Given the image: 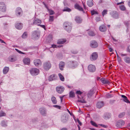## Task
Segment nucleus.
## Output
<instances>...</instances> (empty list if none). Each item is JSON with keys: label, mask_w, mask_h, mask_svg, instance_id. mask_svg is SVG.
Wrapping results in <instances>:
<instances>
[{"label": "nucleus", "mask_w": 130, "mask_h": 130, "mask_svg": "<svg viewBox=\"0 0 130 130\" xmlns=\"http://www.w3.org/2000/svg\"><path fill=\"white\" fill-rule=\"evenodd\" d=\"M30 73L33 76H35L38 75L39 73V69L36 68H32L30 70Z\"/></svg>", "instance_id": "nucleus-3"}, {"label": "nucleus", "mask_w": 130, "mask_h": 130, "mask_svg": "<svg viewBox=\"0 0 130 130\" xmlns=\"http://www.w3.org/2000/svg\"><path fill=\"white\" fill-rule=\"evenodd\" d=\"M63 28L67 31L69 32L71 30L72 25L71 24L68 22H65L63 24Z\"/></svg>", "instance_id": "nucleus-1"}, {"label": "nucleus", "mask_w": 130, "mask_h": 130, "mask_svg": "<svg viewBox=\"0 0 130 130\" xmlns=\"http://www.w3.org/2000/svg\"><path fill=\"white\" fill-rule=\"evenodd\" d=\"M65 66L64 62H60L59 65V68L60 70H62Z\"/></svg>", "instance_id": "nucleus-22"}, {"label": "nucleus", "mask_w": 130, "mask_h": 130, "mask_svg": "<svg viewBox=\"0 0 130 130\" xmlns=\"http://www.w3.org/2000/svg\"><path fill=\"white\" fill-rule=\"evenodd\" d=\"M129 21H125L124 22V24L126 26H128L129 25Z\"/></svg>", "instance_id": "nucleus-50"}, {"label": "nucleus", "mask_w": 130, "mask_h": 130, "mask_svg": "<svg viewBox=\"0 0 130 130\" xmlns=\"http://www.w3.org/2000/svg\"><path fill=\"white\" fill-rule=\"evenodd\" d=\"M105 119H108L110 117V114H109V115L108 117H107V115H106L105 116Z\"/></svg>", "instance_id": "nucleus-58"}, {"label": "nucleus", "mask_w": 130, "mask_h": 130, "mask_svg": "<svg viewBox=\"0 0 130 130\" xmlns=\"http://www.w3.org/2000/svg\"><path fill=\"white\" fill-rule=\"evenodd\" d=\"M124 60L127 63H129L130 62V58L129 57H125Z\"/></svg>", "instance_id": "nucleus-33"}, {"label": "nucleus", "mask_w": 130, "mask_h": 130, "mask_svg": "<svg viewBox=\"0 0 130 130\" xmlns=\"http://www.w3.org/2000/svg\"><path fill=\"white\" fill-rule=\"evenodd\" d=\"M125 113L124 112H122L120 113L119 115V117L120 118L123 117L125 115Z\"/></svg>", "instance_id": "nucleus-43"}, {"label": "nucleus", "mask_w": 130, "mask_h": 130, "mask_svg": "<svg viewBox=\"0 0 130 130\" xmlns=\"http://www.w3.org/2000/svg\"><path fill=\"white\" fill-rule=\"evenodd\" d=\"M94 93L93 90H91L89 91L87 94L88 97L89 98L91 97L93 94Z\"/></svg>", "instance_id": "nucleus-30"}, {"label": "nucleus", "mask_w": 130, "mask_h": 130, "mask_svg": "<svg viewBox=\"0 0 130 130\" xmlns=\"http://www.w3.org/2000/svg\"><path fill=\"white\" fill-rule=\"evenodd\" d=\"M90 123L93 126H94L96 127H98V126L96 124L95 122H94L92 121H90Z\"/></svg>", "instance_id": "nucleus-39"}, {"label": "nucleus", "mask_w": 130, "mask_h": 130, "mask_svg": "<svg viewBox=\"0 0 130 130\" xmlns=\"http://www.w3.org/2000/svg\"><path fill=\"white\" fill-rule=\"evenodd\" d=\"M87 4L89 7H91L93 5L92 0H87Z\"/></svg>", "instance_id": "nucleus-27"}, {"label": "nucleus", "mask_w": 130, "mask_h": 130, "mask_svg": "<svg viewBox=\"0 0 130 130\" xmlns=\"http://www.w3.org/2000/svg\"><path fill=\"white\" fill-rule=\"evenodd\" d=\"M1 125L2 126L4 127H6L7 126L6 123L4 121H3L1 122Z\"/></svg>", "instance_id": "nucleus-34"}, {"label": "nucleus", "mask_w": 130, "mask_h": 130, "mask_svg": "<svg viewBox=\"0 0 130 130\" xmlns=\"http://www.w3.org/2000/svg\"><path fill=\"white\" fill-rule=\"evenodd\" d=\"M109 51L110 52H112V49L111 48H110L109 49Z\"/></svg>", "instance_id": "nucleus-63"}, {"label": "nucleus", "mask_w": 130, "mask_h": 130, "mask_svg": "<svg viewBox=\"0 0 130 130\" xmlns=\"http://www.w3.org/2000/svg\"><path fill=\"white\" fill-rule=\"evenodd\" d=\"M89 35L91 36H93L95 35V34L92 31H90L88 32Z\"/></svg>", "instance_id": "nucleus-42"}, {"label": "nucleus", "mask_w": 130, "mask_h": 130, "mask_svg": "<svg viewBox=\"0 0 130 130\" xmlns=\"http://www.w3.org/2000/svg\"><path fill=\"white\" fill-rule=\"evenodd\" d=\"M117 58V60L119 62H121V59L120 57Z\"/></svg>", "instance_id": "nucleus-55"}, {"label": "nucleus", "mask_w": 130, "mask_h": 130, "mask_svg": "<svg viewBox=\"0 0 130 130\" xmlns=\"http://www.w3.org/2000/svg\"><path fill=\"white\" fill-rule=\"evenodd\" d=\"M48 11L49 12L50 15H53L54 14V12L53 10H52L48 9Z\"/></svg>", "instance_id": "nucleus-49"}, {"label": "nucleus", "mask_w": 130, "mask_h": 130, "mask_svg": "<svg viewBox=\"0 0 130 130\" xmlns=\"http://www.w3.org/2000/svg\"><path fill=\"white\" fill-rule=\"evenodd\" d=\"M27 32H25L23 34L22 37L23 38H25L27 37Z\"/></svg>", "instance_id": "nucleus-45"}, {"label": "nucleus", "mask_w": 130, "mask_h": 130, "mask_svg": "<svg viewBox=\"0 0 130 130\" xmlns=\"http://www.w3.org/2000/svg\"><path fill=\"white\" fill-rule=\"evenodd\" d=\"M56 75L55 74H53L50 76L48 78V80L49 81H51L55 79Z\"/></svg>", "instance_id": "nucleus-24"}, {"label": "nucleus", "mask_w": 130, "mask_h": 130, "mask_svg": "<svg viewBox=\"0 0 130 130\" xmlns=\"http://www.w3.org/2000/svg\"><path fill=\"white\" fill-rule=\"evenodd\" d=\"M15 27L18 29H21L23 27V24L21 23H18L15 25Z\"/></svg>", "instance_id": "nucleus-18"}, {"label": "nucleus", "mask_w": 130, "mask_h": 130, "mask_svg": "<svg viewBox=\"0 0 130 130\" xmlns=\"http://www.w3.org/2000/svg\"><path fill=\"white\" fill-rule=\"evenodd\" d=\"M57 47V46L56 45H52L51 47H50V49H51L52 48H55Z\"/></svg>", "instance_id": "nucleus-57"}, {"label": "nucleus", "mask_w": 130, "mask_h": 130, "mask_svg": "<svg viewBox=\"0 0 130 130\" xmlns=\"http://www.w3.org/2000/svg\"><path fill=\"white\" fill-rule=\"evenodd\" d=\"M102 83L104 84H109L110 83L109 82L107 79H105L104 78H102L101 79Z\"/></svg>", "instance_id": "nucleus-17"}, {"label": "nucleus", "mask_w": 130, "mask_h": 130, "mask_svg": "<svg viewBox=\"0 0 130 130\" xmlns=\"http://www.w3.org/2000/svg\"><path fill=\"white\" fill-rule=\"evenodd\" d=\"M75 20L76 22L78 23H81L82 21V19L80 17L78 16L76 17Z\"/></svg>", "instance_id": "nucleus-25"}, {"label": "nucleus", "mask_w": 130, "mask_h": 130, "mask_svg": "<svg viewBox=\"0 0 130 130\" xmlns=\"http://www.w3.org/2000/svg\"><path fill=\"white\" fill-rule=\"evenodd\" d=\"M15 50L17 51V52H18L19 53H20V54H24V53H23L21 51H19V50H18V49H16V48H15Z\"/></svg>", "instance_id": "nucleus-52"}, {"label": "nucleus", "mask_w": 130, "mask_h": 130, "mask_svg": "<svg viewBox=\"0 0 130 130\" xmlns=\"http://www.w3.org/2000/svg\"><path fill=\"white\" fill-rule=\"evenodd\" d=\"M52 101L53 103L54 104H56L57 103V101L56 98L55 97H53L51 98Z\"/></svg>", "instance_id": "nucleus-32"}, {"label": "nucleus", "mask_w": 130, "mask_h": 130, "mask_svg": "<svg viewBox=\"0 0 130 130\" xmlns=\"http://www.w3.org/2000/svg\"><path fill=\"white\" fill-rule=\"evenodd\" d=\"M71 53L74 54H77L78 53V51L76 50H73L71 51Z\"/></svg>", "instance_id": "nucleus-47"}, {"label": "nucleus", "mask_w": 130, "mask_h": 130, "mask_svg": "<svg viewBox=\"0 0 130 130\" xmlns=\"http://www.w3.org/2000/svg\"><path fill=\"white\" fill-rule=\"evenodd\" d=\"M100 30L102 32H104L106 30V28L105 26L104 25H102L99 27Z\"/></svg>", "instance_id": "nucleus-23"}, {"label": "nucleus", "mask_w": 130, "mask_h": 130, "mask_svg": "<svg viewBox=\"0 0 130 130\" xmlns=\"http://www.w3.org/2000/svg\"><path fill=\"white\" fill-rule=\"evenodd\" d=\"M42 22L41 20L39 19H36L35 20L33 23V25H37L38 26L40 25L41 23Z\"/></svg>", "instance_id": "nucleus-15"}, {"label": "nucleus", "mask_w": 130, "mask_h": 130, "mask_svg": "<svg viewBox=\"0 0 130 130\" xmlns=\"http://www.w3.org/2000/svg\"><path fill=\"white\" fill-rule=\"evenodd\" d=\"M112 17L114 18L117 19L119 17V15L117 12L113 11L110 13Z\"/></svg>", "instance_id": "nucleus-11"}, {"label": "nucleus", "mask_w": 130, "mask_h": 130, "mask_svg": "<svg viewBox=\"0 0 130 130\" xmlns=\"http://www.w3.org/2000/svg\"><path fill=\"white\" fill-rule=\"evenodd\" d=\"M60 80L62 81H64V77L61 73H59L58 74Z\"/></svg>", "instance_id": "nucleus-31"}, {"label": "nucleus", "mask_w": 130, "mask_h": 130, "mask_svg": "<svg viewBox=\"0 0 130 130\" xmlns=\"http://www.w3.org/2000/svg\"><path fill=\"white\" fill-rule=\"evenodd\" d=\"M100 125L101 126L103 127L104 128H107L108 127L107 126L103 124H100Z\"/></svg>", "instance_id": "nucleus-56"}, {"label": "nucleus", "mask_w": 130, "mask_h": 130, "mask_svg": "<svg viewBox=\"0 0 130 130\" xmlns=\"http://www.w3.org/2000/svg\"><path fill=\"white\" fill-rule=\"evenodd\" d=\"M39 26H41V27L44 28L45 29V26L44 25H40H40Z\"/></svg>", "instance_id": "nucleus-59"}, {"label": "nucleus", "mask_w": 130, "mask_h": 130, "mask_svg": "<svg viewBox=\"0 0 130 130\" xmlns=\"http://www.w3.org/2000/svg\"><path fill=\"white\" fill-rule=\"evenodd\" d=\"M119 8L120 10L122 11L125 10V8L123 5L120 6Z\"/></svg>", "instance_id": "nucleus-44"}, {"label": "nucleus", "mask_w": 130, "mask_h": 130, "mask_svg": "<svg viewBox=\"0 0 130 130\" xmlns=\"http://www.w3.org/2000/svg\"><path fill=\"white\" fill-rule=\"evenodd\" d=\"M121 97L123 98V100L125 102L127 103H130L129 101L127 99V98L126 96L124 95H122Z\"/></svg>", "instance_id": "nucleus-29"}, {"label": "nucleus", "mask_w": 130, "mask_h": 130, "mask_svg": "<svg viewBox=\"0 0 130 130\" xmlns=\"http://www.w3.org/2000/svg\"><path fill=\"white\" fill-rule=\"evenodd\" d=\"M75 96L74 93L72 91H71L70 92V97L73 98Z\"/></svg>", "instance_id": "nucleus-38"}, {"label": "nucleus", "mask_w": 130, "mask_h": 130, "mask_svg": "<svg viewBox=\"0 0 130 130\" xmlns=\"http://www.w3.org/2000/svg\"><path fill=\"white\" fill-rule=\"evenodd\" d=\"M74 8L75 9H77L80 11H82L84 13L83 9L79 5L76 4L74 5Z\"/></svg>", "instance_id": "nucleus-14"}, {"label": "nucleus", "mask_w": 130, "mask_h": 130, "mask_svg": "<svg viewBox=\"0 0 130 130\" xmlns=\"http://www.w3.org/2000/svg\"><path fill=\"white\" fill-rule=\"evenodd\" d=\"M88 68L90 72H94L96 70V68L92 64L89 65L88 67Z\"/></svg>", "instance_id": "nucleus-9"}, {"label": "nucleus", "mask_w": 130, "mask_h": 130, "mask_svg": "<svg viewBox=\"0 0 130 130\" xmlns=\"http://www.w3.org/2000/svg\"><path fill=\"white\" fill-rule=\"evenodd\" d=\"M76 93L80 95L82 93V92L80 91H77L76 92Z\"/></svg>", "instance_id": "nucleus-54"}, {"label": "nucleus", "mask_w": 130, "mask_h": 130, "mask_svg": "<svg viewBox=\"0 0 130 130\" xmlns=\"http://www.w3.org/2000/svg\"><path fill=\"white\" fill-rule=\"evenodd\" d=\"M78 122L80 125H82V123L80 122L79 120H78Z\"/></svg>", "instance_id": "nucleus-61"}, {"label": "nucleus", "mask_w": 130, "mask_h": 130, "mask_svg": "<svg viewBox=\"0 0 130 130\" xmlns=\"http://www.w3.org/2000/svg\"><path fill=\"white\" fill-rule=\"evenodd\" d=\"M108 10H106L105 9L103 10L102 12V14L103 17L104 15L107 14Z\"/></svg>", "instance_id": "nucleus-36"}, {"label": "nucleus", "mask_w": 130, "mask_h": 130, "mask_svg": "<svg viewBox=\"0 0 130 130\" xmlns=\"http://www.w3.org/2000/svg\"><path fill=\"white\" fill-rule=\"evenodd\" d=\"M82 3H83V5L84 8L85 9H86V7H85V5H84V3H83V2H82Z\"/></svg>", "instance_id": "nucleus-64"}, {"label": "nucleus", "mask_w": 130, "mask_h": 130, "mask_svg": "<svg viewBox=\"0 0 130 130\" xmlns=\"http://www.w3.org/2000/svg\"><path fill=\"white\" fill-rule=\"evenodd\" d=\"M64 95L63 96H61L60 97V99H61V101L62 102V100L63 97H64Z\"/></svg>", "instance_id": "nucleus-62"}, {"label": "nucleus", "mask_w": 130, "mask_h": 130, "mask_svg": "<svg viewBox=\"0 0 130 130\" xmlns=\"http://www.w3.org/2000/svg\"><path fill=\"white\" fill-rule=\"evenodd\" d=\"M98 57V55L97 53L96 52H94L93 53L90 58L91 60H95Z\"/></svg>", "instance_id": "nucleus-13"}, {"label": "nucleus", "mask_w": 130, "mask_h": 130, "mask_svg": "<svg viewBox=\"0 0 130 130\" xmlns=\"http://www.w3.org/2000/svg\"><path fill=\"white\" fill-rule=\"evenodd\" d=\"M54 20V17L53 16H50L49 18V21L52 22Z\"/></svg>", "instance_id": "nucleus-46"}, {"label": "nucleus", "mask_w": 130, "mask_h": 130, "mask_svg": "<svg viewBox=\"0 0 130 130\" xmlns=\"http://www.w3.org/2000/svg\"><path fill=\"white\" fill-rule=\"evenodd\" d=\"M6 10V6L5 3L3 2H0V11L5 12Z\"/></svg>", "instance_id": "nucleus-4"}, {"label": "nucleus", "mask_w": 130, "mask_h": 130, "mask_svg": "<svg viewBox=\"0 0 130 130\" xmlns=\"http://www.w3.org/2000/svg\"><path fill=\"white\" fill-rule=\"evenodd\" d=\"M34 63L36 66H39L41 65L42 63L40 60L39 59H36L34 60Z\"/></svg>", "instance_id": "nucleus-10"}, {"label": "nucleus", "mask_w": 130, "mask_h": 130, "mask_svg": "<svg viewBox=\"0 0 130 130\" xmlns=\"http://www.w3.org/2000/svg\"><path fill=\"white\" fill-rule=\"evenodd\" d=\"M125 124L124 122L122 120L118 121L116 123V126L118 127H120L124 125Z\"/></svg>", "instance_id": "nucleus-8"}, {"label": "nucleus", "mask_w": 130, "mask_h": 130, "mask_svg": "<svg viewBox=\"0 0 130 130\" xmlns=\"http://www.w3.org/2000/svg\"><path fill=\"white\" fill-rule=\"evenodd\" d=\"M53 107H54L57 108L59 109H60V107L57 105H53Z\"/></svg>", "instance_id": "nucleus-53"}, {"label": "nucleus", "mask_w": 130, "mask_h": 130, "mask_svg": "<svg viewBox=\"0 0 130 130\" xmlns=\"http://www.w3.org/2000/svg\"><path fill=\"white\" fill-rule=\"evenodd\" d=\"M56 89L58 93H61L63 92L64 89L62 86H59L56 87Z\"/></svg>", "instance_id": "nucleus-6"}, {"label": "nucleus", "mask_w": 130, "mask_h": 130, "mask_svg": "<svg viewBox=\"0 0 130 130\" xmlns=\"http://www.w3.org/2000/svg\"><path fill=\"white\" fill-rule=\"evenodd\" d=\"M63 11H68V12H70L71 11V10L69 8L66 7L63 10Z\"/></svg>", "instance_id": "nucleus-40"}, {"label": "nucleus", "mask_w": 130, "mask_h": 130, "mask_svg": "<svg viewBox=\"0 0 130 130\" xmlns=\"http://www.w3.org/2000/svg\"><path fill=\"white\" fill-rule=\"evenodd\" d=\"M98 46V44L97 42L95 40L91 41L90 44V46L92 48H96Z\"/></svg>", "instance_id": "nucleus-5"}, {"label": "nucleus", "mask_w": 130, "mask_h": 130, "mask_svg": "<svg viewBox=\"0 0 130 130\" xmlns=\"http://www.w3.org/2000/svg\"><path fill=\"white\" fill-rule=\"evenodd\" d=\"M60 130H68L67 128H61Z\"/></svg>", "instance_id": "nucleus-60"}, {"label": "nucleus", "mask_w": 130, "mask_h": 130, "mask_svg": "<svg viewBox=\"0 0 130 130\" xmlns=\"http://www.w3.org/2000/svg\"><path fill=\"white\" fill-rule=\"evenodd\" d=\"M66 41L65 39H60L58 40L57 43L59 44H63L66 42Z\"/></svg>", "instance_id": "nucleus-26"}, {"label": "nucleus", "mask_w": 130, "mask_h": 130, "mask_svg": "<svg viewBox=\"0 0 130 130\" xmlns=\"http://www.w3.org/2000/svg\"><path fill=\"white\" fill-rule=\"evenodd\" d=\"M30 60L28 58H25L24 59L23 61L24 64L28 65L30 64Z\"/></svg>", "instance_id": "nucleus-20"}, {"label": "nucleus", "mask_w": 130, "mask_h": 130, "mask_svg": "<svg viewBox=\"0 0 130 130\" xmlns=\"http://www.w3.org/2000/svg\"><path fill=\"white\" fill-rule=\"evenodd\" d=\"M104 105V104L103 101L98 102L97 104V107L99 108H101Z\"/></svg>", "instance_id": "nucleus-21"}, {"label": "nucleus", "mask_w": 130, "mask_h": 130, "mask_svg": "<svg viewBox=\"0 0 130 130\" xmlns=\"http://www.w3.org/2000/svg\"><path fill=\"white\" fill-rule=\"evenodd\" d=\"M6 114L2 111L0 112V117L5 116Z\"/></svg>", "instance_id": "nucleus-41"}, {"label": "nucleus", "mask_w": 130, "mask_h": 130, "mask_svg": "<svg viewBox=\"0 0 130 130\" xmlns=\"http://www.w3.org/2000/svg\"><path fill=\"white\" fill-rule=\"evenodd\" d=\"M91 12L92 15H93L94 14H98V13L97 11L94 10L91 11Z\"/></svg>", "instance_id": "nucleus-37"}, {"label": "nucleus", "mask_w": 130, "mask_h": 130, "mask_svg": "<svg viewBox=\"0 0 130 130\" xmlns=\"http://www.w3.org/2000/svg\"><path fill=\"white\" fill-rule=\"evenodd\" d=\"M17 58L15 56H10L8 58V60L11 62H13L16 61Z\"/></svg>", "instance_id": "nucleus-16"}, {"label": "nucleus", "mask_w": 130, "mask_h": 130, "mask_svg": "<svg viewBox=\"0 0 130 130\" xmlns=\"http://www.w3.org/2000/svg\"><path fill=\"white\" fill-rule=\"evenodd\" d=\"M77 64V62L75 61H71L69 62V65L71 67H74Z\"/></svg>", "instance_id": "nucleus-19"}, {"label": "nucleus", "mask_w": 130, "mask_h": 130, "mask_svg": "<svg viewBox=\"0 0 130 130\" xmlns=\"http://www.w3.org/2000/svg\"><path fill=\"white\" fill-rule=\"evenodd\" d=\"M43 67L45 70L47 71L51 68V64L49 61H46L43 63Z\"/></svg>", "instance_id": "nucleus-2"}, {"label": "nucleus", "mask_w": 130, "mask_h": 130, "mask_svg": "<svg viewBox=\"0 0 130 130\" xmlns=\"http://www.w3.org/2000/svg\"><path fill=\"white\" fill-rule=\"evenodd\" d=\"M9 70V67H6L3 70V72L4 74H5L7 73Z\"/></svg>", "instance_id": "nucleus-28"}, {"label": "nucleus", "mask_w": 130, "mask_h": 130, "mask_svg": "<svg viewBox=\"0 0 130 130\" xmlns=\"http://www.w3.org/2000/svg\"><path fill=\"white\" fill-rule=\"evenodd\" d=\"M22 13V11L20 8L18 7L16 8L15 11V13L17 16H19Z\"/></svg>", "instance_id": "nucleus-7"}, {"label": "nucleus", "mask_w": 130, "mask_h": 130, "mask_svg": "<svg viewBox=\"0 0 130 130\" xmlns=\"http://www.w3.org/2000/svg\"><path fill=\"white\" fill-rule=\"evenodd\" d=\"M78 101L79 102H81L82 103H86V101L84 99L82 98V99H79L78 100Z\"/></svg>", "instance_id": "nucleus-35"}, {"label": "nucleus", "mask_w": 130, "mask_h": 130, "mask_svg": "<svg viewBox=\"0 0 130 130\" xmlns=\"http://www.w3.org/2000/svg\"><path fill=\"white\" fill-rule=\"evenodd\" d=\"M95 20L97 22H99L101 21L100 18L99 17H96Z\"/></svg>", "instance_id": "nucleus-51"}, {"label": "nucleus", "mask_w": 130, "mask_h": 130, "mask_svg": "<svg viewBox=\"0 0 130 130\" xmlns=\"http://www.w3.org/2000/svg\"><path fill=\"white\" fill-rule=\"evenodd\" d=\"M40 113L43 116H45L46 115V109L44 108H41L40 109Z\"/></svg>", "instance_id": "nucleus-12"}, {"label": "nucleus", "mask_w": 130, "mask_h": 130, "mask_svg": "<svg viewBox=\"0 0 130 130\" xmlns=\"http://www.w3.org/2000/svg\"><path fill=\"white\" fill-rule=\"evenodd\" d=\"M61 121L63 122H65L67 121V120L66 119L65 117H63L62 118Z\"/></svg>", "instance_id": "nucleus-48"}]
</instances>
